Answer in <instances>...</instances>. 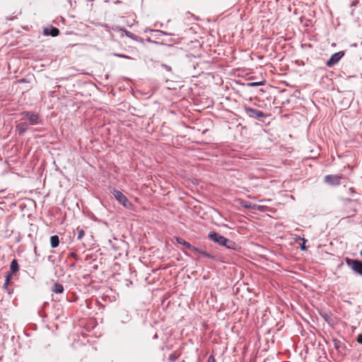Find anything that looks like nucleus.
<instances>
[{
	"instance_id": "13",
	"label": "nucleus",
	"mask_w": 362,
	"mask_h": 362,
	"mask_svg": "<svg viewBox=\"0 0 362 362\" xmlns=\"http://www.w3.org/2000/svg\"><path fill=\"white\" fill-rule=\"evenodd\" d=\"M10 269H11V272H9V273L11 274L18 271L19 266H18V262L16 259H13L12 262H11Z\"/></svg>"
},
{
	"instance_id": "15",
	"label": "nucleus",
	"mask_w": 362,
	"mask_h": 362,
	"mask_svg": "<svg viewBox=\"0 0 362 362\" xmlns=\"http://www.w3.org/2000/svg\"><path fill=\"white\" fill-rule=\"evenodd\" d=\"M11 276V274L10 273H7V274L6 276L5 283L3 286L4 288L6 289L9 294L11 293V291H10V289L8 288V286L9 284Z\"/></svg>"
},
{
	"instance_id": "6",
	"label": "nucleus",
	"mask_w": 362,
	"mask_h": 362,
	"mask_svg": "<svg viewBox=\"0 0 362 362\" xmlns=\"http://www.w3.org/2000/svg\"><path fill=\"white\" fill-rule=\"evenodd\" d=\"M341 177L337 175H329L325 176V180L327 183L333 185H337L340 183Z\"/></svg>"
},
{
	"instance_id": "4",
	"label": "nucleus",
	"mask_w": 362,
	"mask_h": 362,
	"mask_svg": "<svg viewBox=\"0 0 362 362\" xmlns=\"http://www.w3.org/2000/svg\"><path fill=\"white\" fill-rule=\"evenodd\" d=\"M244 110H245L246 115L248 117H252V118L258 119V118H262V117H266L265 114L263 112L256 110V109H253L250 107L246 106L244 107Z\"/></svg>"
},
{
	"instance_id": "20",
	"label": "nucleus",
	"mask_w": 362,
	"mask_h": 362,
	"mask_svg": "<svg viewBox=\"0 0 362 362\" xmlns=\"http://www.w3.org/2000/svg\"><path fill=\"white\" fill-rule=\"evenodd\" d=\"M123 315L122 317V322H129L130 320V316L129 315V314L127 313H123Z\"/></svg>"
},
{
	"instance_id": "24",
	"label": "nucleus",
	"mask_w": 362,
	"mask_h": 362,
	"mask_svg": "<svg viewBox=\"0 0 362 362\" xmlns=\"http://www.w3.org/2000/svg\"><path fill=\"white\" fill-rule=\"evenodd\" d=\"M207 362H216V359H215L214 356H210L208 358Z\"/></svg>"
},
{
	"instance_id": "22",
	"label": "nucleus",
	"mask_w": 362,
	"mask_h": 362,
	"mask_svg": "<svg viewBox=\"0 0 362 362\" xmlns=\"http://www.w3.org/2000/svg\"><path fill=\"white\" fill-rule=\"evenodd\" d=\"M189 250L192 251L194 253H200V251L201 250H199V248L196 247H194L191 245V248H189Z\"/></svg>"
},
{
	"instance_id": "3",
	"label": "nucleus",
	"mask_w": 362,
	"mask_h": 362,
	"mask_svg": "<svg viewBox=\"0 0 362 362\" xmlns=\"http://www.w3.org/2000/svg\"><path fill=\"white\" fill-rule=\"evenodd\" d=\"M346 262L353 271L362 276V261L346 258Z\"/></svg>"
},
{
	"instance_id": "8",
	"label": "nucleus",
	"mask_w": 362,
	"mask_h": 362,
	"mask_svg": "<svg viewBox=\"0 0 362 362\" xmlns=\"http://www.w3.org/2000/svg\"><path fill=\"white\" fill-rule=\"evenodd\" d=\"M333 344H334V348L339 352H341V351H344L346 349L345 344L343 342H341L340 340H339V339H333Z\"/></svg>"
},
{
	"instance_id": "23",
	"label": "nucleus",
	"mask_w": 362,
	"mask_h": 362,
	"mask_svg": "<svg viewBox=\"0 0 362 362\" xmlns=\"http://www.w3.org/2000/svg\"><path fill=\"white\" fill-rule=\"evenodd\" d=\"M162 66L165 68V70H167L168 71H172V68L168 66V65H166V64H162Z\"/></svg>"
},
{
	"instance_id": "1",
	"label": "nucleus",
	"mask_w": 362,
	"mask_h": 362,
	"mask_svg": "<svg viewBox=\"0 0 362 362\" xmlns=\"http://www.w3.org/2000/svg\"><path fill=\"white\" fill-rule=\"evenodd\" d=\"M208 237L209 240L218 244L219 245L225 246L228 249L235 250L236 245L233 241L227 239L226 238L219 235L216 232H209Z\"/></svg>"
},
{
	"instance_id": "9",
	"label": "nucleus",
	"mask_w": 362,
	"mask_h": 362,
	"mask_svg": "<svg viewBox=\"0 0 362 362\" xmlns=\"http://www.w3.org/2000/svg\"><path fill=\"white\" fill-rule=\"evenodd\" d=\"M28 121L30 124L34 125L40 122V117L37 114L31 112L28 117Z\"/></svg>"
},
{
	"instance_id": "12",
	"label": "nucleus",
	"mask_w": 362,
	"mask_h": 362,
	"mask_svg": "<svg viewBox=\"0 0 362 362\" xmlns=\"http://www.w3.org/2000/svg\"><path fill=\"white\" fill-rule=\"evenodd\" d=\"M51 247L55 248L59 245V238L58 235H52L50 238Z\"/></svg>"
},
{
	"instance_id": "28",
	"label": "nucleus",
	"mask_w": 362,
	"mask_h": 362,
	"mask_svg": "<svg viewBox=\"0 0 362 362\" xmlns=\"http://www.w3.org/2000/svg\"><path fill=\"white\" fill-rule=\"evenodd\" d=\"M126 35L129 37H132V36L133 35V34L129 31L126 32Z\"/></svg>"
},
{
	"instance_id": "26",
	"label": "nucleus",
	"mask_w": 362,
	"mask_h": 362,
	"mask_svg": "<svg viewBox=\"0 0 362 362\" xmlns=\"http://www.w3.org/2000/svg\"><path fill=\"white\" fill-rule=\"evenodd\" d=\"M248 85L250 86H255L259 85V83H250Z\"/></svg>"
},
{
	"instance_id": "31",
	"label": "nucleus",
	"mask_w": 362,
	"mask_h": 362,
	"mask_svg": "<svg viewBox=\"0 0 362 362\" xmlns=\"http://www.w3.org/2000/svg\"><path fill=\"white\" fill-rule=\"evenodd\" d=\"M360 255L362 257V250L360 252Z\"/></svg>"
},
{
	"instance_id": "11",
	"label": "nucleus",
	"mask_w": 362,
	"mask_h": 362,
	"mask_svg": "<svg viewBox=\"0 0 362 362\" xmlns=\"http://www.w3.org/2000/svg\"><path fill=\"white\" fill-rule=\"evenodd\" d=\"M52 291L55 293H62L64 292V287L60 284L54 283Z\"/></svg>"
},
{
	"instance_id": "17",
	"label": "nucleus",
	"mask_w": 362,
	"mask_h": 362,
	"mask_svg": "<svg viewBox=\"0 0 362 362\" xmlns=\"http://www.w3.org/2000/svg\"><path fill=\"white\" fill-rule=\"evenodd\" d=\"M200 255H202V256L204 257H206L207 258H209V259H214L215 257L214 255H212L211 254L207 252L206 251H204V250H202L200 251Z\"/></svg>"
},
{
	"instance_id": "21",
	"label": "nucleus",
	"mask_w": 362,
	"mask_h": 362,
	"mask_svg": "<svg viewBox=\"0 0 362 362\" xmlns=\"http://www.w3.org/2000/svg\"><path fill=\"white\" fill-rule=\"evenodd\" d=\"M30 112H23L21 115V119H28V117L30 115Z\"/></svg>"
},
{
	"instance_id": "29",
	"label": "nucleus",
	"mask_w": 362,
	"mask_h": 362,
	"mask_svg": "<svg viewBox=\"0 0 362 362\" xmlns=\"http://www.w3.org/2000/svg\"><path fill=\"white\" fill-rule=\"evenodd\" d=\"M118 56H119V57H124V56L121 55V54H119Z\"/></svg>"
},
{
	"instance_id": "7",
	"label": "nucleus",
	"mask_w": 362,
	"mask_h": 362,
	"mask_svg": "<svg viewBox=\"0 0 362 362\" xmlns=\"http://www.w3.org/2000/svg\"><path fill=\"white\" fill-rule=\"evenodd\" d=\"M43 33L45 35H51L52 37H56L59 34V30L57 28L50 26L49 28H45L44 29Z\"/></svg>"
},
{
	"instance_id": "18",
	"label": "nucleus",
	"mask_w": 362,
	"mask_h": 362,
	"mask_svg": "<svg viewBox=\"0 0 362 362\" xmlns=\"http://www.w3.org/2000/svg\"><path fill=\"white\" fill-rule=\"evenodd\" d=\"M252 209L257 210V211L263 212V211H264L265 206H262V205L253 204Z\"/></svg>"
},
{
	"instance_id": "14",
	"label": "nucleus",
	"mask_w": 362,
	"mask_h": 362,
	"mask_svg": "<svg viewBox=\"0 0 362 362\" xmlns=\"http://www.w3.org/2000/svg\"><path fill=\"white\" fill-rule=\"evenodd\" d=\"M175 240L178 244L185 246L187 249L189 250V248H191V244L185 241L183 238H176Z\"/></svg>"
},
{
	"instance_id": "19",
	"label": "nucleus",
	"mask_w": 362,
	"mask_h": 362,
	"mask_svg": "<svg viewBox=\"0 0 362 362\" xmlns=\"http://www.w3.org/2000/svg\"><path fill=\"white\" fill-rule=\"evenodd\" d=\"M242 206H243L245 209H252V204L247 202H242L241 203Z\"/></svg>"
},
{
	"instance_id": "25",
	"label": "nucleus",
	"mask_w": 362,
	"mask_h": 362,
	"mask_svg": "<svg viewBox=\"0 0 362 362\" xmlns=\"http://www.w3.org/2000/svg\"><path fill=\"white\" fill-rule=\"evenodd\" d=\"M357 341L360 344H362V334H360L357 338Z\"/></svg>"
},
{
	"instance_id": "10",
	"label": "nucleus",
	"mask_w": 362,
	"mask_h": 362,
	"mask_svg": "<svg viewBox=\"0 0 362 362\" xmlns=\"http://www.w3.org/2000/svg\"><path fill=\"white\" fill-rule=\"evenodd\" d=\"M28 129V124L26 122H21L16 125V130L20 135L23 134Z\"/></svg>"
},
{
	"instance_id": "2",
	"label": "nucleus",
	"mask_w": 362,
	"mask_h": 362,
	"mask_svg": "<svg viewBox=\"0 0 362 362\" xmlns=\"http://www.w3.org/2000/svg\"><path fill=\"white\" fill-rule=\"evenodd\" d=\"M111 192L114 195L115 198L117 200V202L124 207L129 209L132 208V204L122 192L114 189Z\"/></svg>"
},
{
	"instance_id": "5",
	"label": "nucleus",
	"mask_w": 362,
	"mask_h": 362,
	"mask_svg": "<svg viewBox=\"0 0 362 362\" xmlns=\"http://www.w3.org/2000/svg\"><path fill=\"white\" fill-rule=\"evenodd\" d=\"M344 52L340 51L333 54L331 57L327 61L326 66L328 67H332L336 64H337L339 60L344 57Z\"/></svg>"
},
{
	"instance_id": "27",
	"label": "nucleus",
	"mask_w": 362,
	"mask_h": 362,
	"mask_svg": "<svg viewBox=\"0 0 362 362\" xmlns=\"http://www.w3.org/2000/svg\"><path fill=\"white\" fill-rule=\"evenodd\" d=\"M303 242H306V240L303 239ZM303 244H305V243H303ZM300 248H301L302 250H305L306 247H305V245H303L300 247Z\"/></svg>"
},
{
	"instance_id": "16",
	"label": "nucleus",
	"mask_w": 362,
	"mask_h": 362,
	"mask_svg": "<svg viewBox=\"0 0 362 362\" xmlns=\"http://www.w3.org/2000/svg\"><path fill=\"white\" fill-rule=\"evenodd\" d=\"M76 230H77V239L81 240L85 235L84 230L79 228H77Z\"/></svg>"
},
{
	"instance_id": "30",
	"label": "nucleus",
	"mask_w": 362,
	"mask_h": 362,
	"mask_svg": "<svg viewBox=\"0 0 362 362\" xmlns=\"http://www.w3.org/2000/svg\"><path fill=\"white\" fill-rule=\"evenodd\" d=\"M71 256H72V257H74V256H75V254H74V253H71Z\"/></svg>"
}]
</instances>
